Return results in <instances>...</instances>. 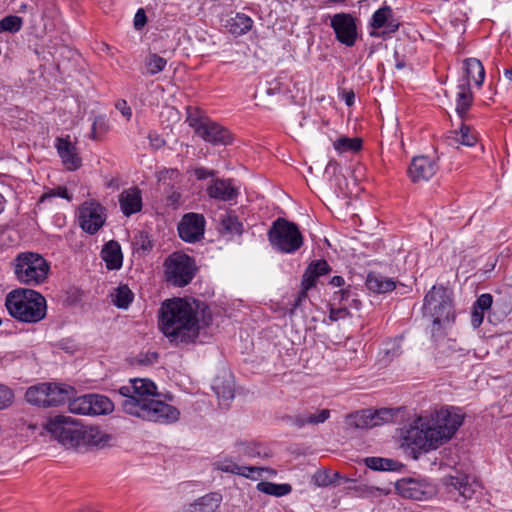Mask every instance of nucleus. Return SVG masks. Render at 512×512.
Returning a JSON list of instances; mask_svg holds the SVG:
<instances>
[{
    "label": "nucleus",
    "instance_id": "nucleus-1",
    "mask_svg": "<svg viewBox=\"0 0 512 512\" xmlns=\"http://www.w3.org/2000/svg\"><path fill=\"white\" fill-rule=\"evenodd\" d=\"M156 385L148 379H131L121 386L118 393L123 397L121 406L125 413L146 421L170 424L179 419V410L154 398Z\"/></svg>",
    "mask_w": 512,
    "mask_h": 512
},
{
    "label": "nucleus",
    "instance_id": "nucleus-2",
    "mask_svg": "<svg viewBox=\"0 0 512 512\" xmlns=\"http://www.w3.org/2000/svg\"><path fill=\"white\" fill-rule=\"evenodd\" d=\"M197 307L183 298L168 299L159 310L158 325L172 345L194 343L199 337L200 325Z\"/></svg>",
    "mask_w": 512,
    "mask_h": 512
},
{
    "label": "nucleus",
    "instance_id": "nucleus-3",
    "mask_svg": "<svg viewBox=\"0 0 512 512\" xmlns=\"http://www.w3.org/2000/svg\"><path fill=\"white\" fill-rule=\"evenodd\" d=\"M9 314L16 320L25 323H37L45 318L46 300L39 292L17 288L9 292L5 299Z\"/></svg>",
    "mask_w": 512,
    "mask_h": 512
},
{
    "label": "nucleus",
    "instance_id": "nucleus-4",
    "mask_svg": "<svg viewBox=\"0 0 512 512\" xmlns=\"http://www.w3.org/2000/svg\"><path fill=\"white\" fill-rule=\"evenodd\" d=\"M425 314L433 319L432 335L440 334V330L454 321L455 312L451 292L442 285H434L424 297Z\"/></svg>",
    "mask_w": 512,
    "mask_h": 512
},
{
    "label": "nucleus",
    "instance_id": "nucleus-5",
    "mask_svg": "<svg viewBox=\"0 0 512 512\" xmlns=\"http://www.w3.org/2000/svg\"><path fill=\"white\" fill-rule=\"evenodd\" d=\"M16 279L28 286L43 284L50 271V264L40 254L35 252H22L13 261Z\"/></svg>",
    "mask_w": 512,
    "mask_h": 512
},
{
    "label": "nucleus",
    "instance_id": "nucleus-6",
    "mask_svg": "<svg viewBox=\"0 0 512 512\" xmlns=\"http://www.w3.org/2000/svg\"><path fill=\"white\" fill-rule=\"evenodd\" d=\"M402 445L411 449L414 459H418L422 452L437 449L439 441L434 435L430 421L425 417H417L401 433Z\"/></svg>",
    "mask_w": 512,
    "mask_h": 512
},
{
    "label": "nucleus",
    "instance_id": "nucleus-7",
    "mask_svg": "<svg viewBox=\"0 0 512 512\" xmlns=\"http://www.w3.org/2000/svg\"><path fill=\"white\" fill-rule=\"evenodd\" d=\"M267 237L273 249L285 254L295 253L304 244V238L298 225L282 217L273 221L267 232Z\"/></svg>",
    "mask_w": 512,
    "mask_h": 512
},
{
    "label": "nucleus",
    "instance_id": "nucleus-8",
    "mask_svg": "<svg viewBox=\"0 0 512 512\" xmlns=\"http://www.w3.org/2000/svg\"><path fill=\"white\" fill-rule=\"evenodd\" d=\"M74 395L76 390L70 385L43 382L30 386L25 399L38 407H53L65 403Z\"/></svg>",
    "mask_w": 512,
    "mask_h": 512
},
{
    "label": "nucleus",
    "instance_id": "nucleus-9",
    "mask_svg": "<svg viewBox=\"0 0 512 512\" xmlns=\"http://www.w3.org/2000/svg\"><path fill=\"white\" fill-rule=\"evenodd\" d=\"M430 426L440 445L450 440L463 424L464 414L457 407H442L428 418Z\"/></svg>",
    "mask_w": 512,
    "mask_h": 512
},
{
    "label": "nucleus",
    "instance_id": "nucleus-10",
    "mask_svg": "<svg viewBox=\"0 0 512 512\" xmlns=\"http://www.w3.org/2000/svg\"><path fill=\"white\" fill-rule=\"evenodd\" d=\"M166 281L176 287L188 285L194 278L195 260L182 252H173L164 261Z\"/></svg>",
    "mask_w": 512,
    "mask_h": 512
},
{
    "label": "nucleus",
    "instance_id": "nucleus-11",
    "mask_svg": "<svg viewBox=\"0 0 512 512\" xmlns=\"http://www.w3.org/2000/svg\"><path fill=\"white\" fill-rule=\"evenodd\" d=\"M45 427L47 431L54 435L64 446L81 447L83 426L74 423L70 417L56 415L47 421Z\"/></svg>",
    "mask_w": 512,
    "mask_h": 512
},
{
    "label": "nucleus",
    "instance_id": "nucleus-12",
    "mask_svg": "<svg viewBox=\"0 0 512 512\" xmlns=\"http://www.w3.org/2000/svg\"><path fill=\"white\" fill-rule=\"evenodd\" d=\"M330 26L336 40L346 47H353L358 39L357 18L345 12L330 17Z\"/></svg>",
    "mask_w": 512,
    "mask_h": 512
},
{
    "label": "nucleus",
    "instance_id": "nucleus-13",
    "mask_svg": "<svg viewBox=\"0 0 512 512\" xmlns=\"http://www.w3.org/2000/svg\"><path fill=\"white\" fill-rule=\"evenodd\" d=\"M392 417V410L388 408L379 410L365 409L347 415L345 423L349 428L368 429L387 423Z\"/></svg>",
    "mask_w": 512,
    "mask_h": 512
},
{
    "label": "nucleus",
    "instance_id": "nucleus-14",
    "mask_svg": "<svg viewBox=\"0 0 512 512\" xmlns=\"http://www.w3.org/2000/svg\"><path fill=\"white\" fill-rule=\"evenodd\" d=\"M105 221V209L96 201H86L78 209L79 226L91 235L97 233Z\"/></svg>",
    "mask_w": 512,
    "mask_h": 512
},
{
    "label": "nucleus",
    "instance_id": "nucleus-15",
    "mask_svg": "<svg viewBox=\"0 0 512 512\" xmlns=\"http://www.w3.org/2000/svg\"><path fill=\"white\" fill-rule=\"evenodd\" d=\"M190 125L195 127V131L200 137L211 144L228 145L232 142L230 131L216 122L190 119Z\"/></svg>",
    "mask_w": 512,
    "mask_h": 512
},
{
    "label": "nucleus",
    "instance_id": "nucleus-16",
    "mask_svg": "<svg viewBox=\"0 0 512 512\" xmlns=\"http://www.w3.org/2000/svg\"><path fill=\"white\" fill-rule=\"evenodd\" d=\"M369 25L373 29L383 28L381 32H371V36L386 39L399 29L401 23L398 18L394 17L392 8L384 5L373 13Z\"/></svg>",
    "mask_w": 512,
    "mask_h": 512
},
{
    "label": "nucleus",
    "instance_id": "nucleus-17",
    "mask_svg": "<svg viewBox=\"0 0 512 512\" xmlns=\"http://www.w3.org/2000/svg\"><path fill=\"white\" fill-rule=\"evenodd\" d=\"M205 218L202 214L187 213L178 224L179 237L187 243H195L203 238L205 231Z\"/></svg>",
    "mask_w": 512,
    "mask_h": 512
},
{
    "label": "nucleus",
    "instance_id": "nucleus-18",
    "mask_svg": "<svg viewBox=\"0 0 512 512\" xmlns=\"http://www.w3.org/2000/svg\"><path fill=\"white\" fill-rule=\"evenodd\" d=\"M397 492L404 498L423 500L432 495L433 489L427 483L413 478H402L395 483Z\"/></svg>",
    "mask_w": 512,
    "mask_h": 512
},
{
    "label": "nucleus",
    "instance_id": "nucleus-19",
    "mask_svg": "<svg viewBox=\"0 0 512 512\" xmlns=\"http://www.w3.org/2000/svg\"><path fill=\"white\" fill-rule=\"evenodd\" d=\"M438 170V164L435 159L428 156H416L412 159L408 168V175L412 182L428 181Z\"/></svg>",
    "mask_w": 512,
    "mask_h": 512
},
{
    "label": "nucleus",
    "instance_id": "nucleus-20",
    "mask_svg": "<svg viewBox=\"0 0 512 512\" xmlns=\"http://www.w3.org/2000/svg\"><path fill=\"white\" fill-rule=\"evenodd\" d=\"M210 198L217 201L230 202L239 195V189L234 185L233 179H213L206 189Z\"/></svg>",
    "mask_w": 512,
    "mask_h": 512
},
{
    "label": "nucleus",
    "instance_id": "nucleus-21",
    "mask_svg": "<svg viewBox=\"0 0 512 512\" xmlns=\"http://www.w3.org/2000/svg\"><path fill=\"white\" fill-rule=\"evenodd\" d=\"M55 147L57 149L59 157L61 158L63 165L67 170L75 171L81 167V157L77 152V148L75 147V145L71 143L68 137H58L56 139Z\"/></svg>",
    "mask_w": 512,
    "mask_h": 512
},
{
    "label": "nucleus",
    "instance_id": "nucleus-22",
    "mask_svg": "<svg viewBox=\"0 0 512 512\" xmlns=\"http://www.w3.org/2000/svg\"><path fill=\"white\" fill-rule=\"evenodd\" d=\"M443 481L449 493L457 494L464 500L470 499L475 492L472 485L469 483V477L465 474L457 473L456 475H449L446 476Z\"/></svg>",
    "mask_w": 512,
    "mask_h": 512
},
{
    "label": "nucleus",
    "instance_id": "nucleus-23",
    "mask_svg": "<svg viewBox=\"0 0 512 512\" xmlns=\"http://www.w3.org/2000/svg\"><path fill=\"white\" fill-rule=\"evenodd\" d=\"M216 466L217 469L222 472L243 476L252 480H256L261 477L262 471L265 470L260 467L239 465L230 458H225L224 460L217 462Z\"/></svg>",
    "mask_w": 512,
    "mask_h": 512
},
{
    "label": "nucleus",
    "instance_id": "nucleus-24",
    "mask_svg": "<svg viewBox=\"0 0 512 512\" xmlns=\"http://www.w3.org/2000/svg\"><path fill=\"white\" fill-rule=\"evenodd\" d=\"M222 502V495L210 492L183 507L182 512H215Z\"/></svg>",
    "mask_w": 512,
    "mask_h": 512
},
{
    "label": "nucleus",
    "instance_id": "nucleus-25",
    "mask_svg": "<svg viewBox=\"0 0 512 512\" xmlns=\"http://www.w3.org/2000/svg\"><path fill=\"white\" fill-rule=\"evenodd\" d=\"M121 211L125 216H131L142 209L141 191L137 187L124 190L119 196Z\"/></svg>",
    "mask_w": 512,
    "mask_h": 512
},
{
    "label": "nucleus",
    "instance_id": "nucleus-26",
    "mask_svg": "<svg viewBox=\"0 0 512 512\" xmlns=\"http://www.w3.org/2000/svg\"><path fill=\"white\" fill-rule=\"evenodd\" d=\"M101 257L108 270H118L122 267L123 255L121 246L115 240H111L103 246Z\"/></svg>",
    "mask_w": 512,
    "mask_h": 512
},
{
    "label": "nucleus",
    "instance_id": "nucleus-27",
    "mask_svg": "<svg viewBox=\"0 0 512 512\" xmlns=\"http://www.w3.org/2000/svg\"><path fill=\"white\" fill-rule=\"evenodd\" d=\"M330 417L329 409L316 410L315 412L305 411L296 416L289 417L292 425L303 428L306 425H318L324 423Z\"/></svg>",
    "mask_w": 512,
    "mask_h": 512
},
{
    "label": "nucleus",
    "instance_id": "nucleus-28",
    "mask_svg": "<svg viewBox=\"0 0 512 512\" xmlns=\"http://www.w3.org/2000/svg\"><path fill=\"white\" fill-rule=\"evenodd\" d=\"M225 28L234 36H242L253 27V20L244 13H236L225 22Z\"/></svg>",
    "mask_w": 512,
    "mask_h": 512
},
{
    "label": "nucleus",
    "instance_id": "nucleus-29",
    "mask_svg": "<svg viewBox=\"0 0 512 512\" xmlns=\"http://www.w3.org/2000/svg\"><path fill=\"white\" fill-rule=\"evenodd\" d=\"M366 287L374 293H387L396 287L392 278L385 277L379 273L371 272L366 278Z\"/></svg>",
    "mask_w": 512,
    "mask_h": 512
},
{
    "label": "nucleus",
    "instance_id": "nucleus-30",
    "mask_svg": "<svg viewBox=\"0 0 512 512\" xmlns=\"http://www.w3.org/2000/svg\"><path fill=\"white\" fill-rule=\"evenodd\" d=\"M465 79L462 82L474 81L477 86H481L485 78V70L480 60L477 58H467L463 62Z\"/></svg>",
    "mask_w": 512,
    "mask_h": 512
},
{
    "label": "nucleus",
    "instance_id": "nucleus-31",
    "mask_svg": "<svg viewBox=\"0 0 512 512\" xmlns=\"http://www.w3.org/2000/svg\"><path fill=\"white\" fill-rule=\"evenodd\" d=\"M473 102V94L468 81L461 82L458 85L456 98V112L461 119H464Z\"/></svg>",
    "mask_w": 512,
    "mask_h": 512
},
{
    "label": "nucleus",
    "instance_id": "nucleus-32",
    "mask_svg": "<svg viewBox=\"0 0 512 512\" xmlns=\"http://www.w3.org/2000/svg\"><path fill=\"white\" fill-rule=\"evenodd\" d=\"M212 389L214 390L217 397L223 401H230L235 396L234 381L231 379V377H216L213 381Z\"/></svg>",
    "mask_w": 512,
    "mask_h": 512
},
{
    "label": "nucleus",
    "instance_id": "nucleus-33",
    "mask_svg": "<svg viewBox=\"0 0 512 512\" xmlns=\"http://www.w3.org/2000/svg\"><path fill=\"white\" fill-rule=\"evenodd\" d=\"M108 437L98 427H83L81 446H104Z\"/></svg>",
    "mask_w": 512,
    "mask_h": 512
},
{
    "label": "nucleus",
    "instance_id": "nucleus-34",
    "mask_svg": "<svg viewBox=\"0 0 512 512\" xmlns=\"http://www.w3.org/2000/svg\"><path fill=\"white\" fill-rule=\"evenodd\" d=\"M234 446V453L239 458L268 457L267 453H262V446L258 443L237 441Z\"/></svg>",
    "mask_w": 512,
    "mask_h": 512
},
{
    "label": "nucleus",
    "instance_id": "nucleus-35",
    "mask_svg": "<svg viewBox=\"0 0 512 512\" xmlns=\"http://www.w3.org/2000/svg\"><path fill=\"white\" fill-rule=\"evenodd\" d=\"M365 465L375 471H398L403 465L396 460L382 457H367Z\"/></svg>",
    "mask_w": 512,
    "mask_h": 512
},
{
    "label": "nucleus",
    "instance_id": "nucleus-36",
    "mask_svg": "<svg viewBox=\"0 0 512 512\" xmlns=\"http://www.w3.org/2000/svg\"><path fill=\"white\" fill-rule=\"evenodd\" d=\"M91 400V415H105L113 411V402L104 395L89 394Z\"/></svg>",
    "mask_w": 512,
    "mask_h": 512
},
{
    "label": "nucleus",
    "instance_id": "nucleus-37",
    "mask_svg": "<svg viewBox=\"0 0 512 512\" xmlns=\"http://www.w3.org/2000/svg\"><path fill=\"white\" fill-rule=\"evenodd\" d=\"M68 409L73 414L91 415V400L89 394L79 397H71L69 400Z\"/></svg>",
    "mask_w": 512,
    "mask_h": 512
},
{
    "label": "nucleus",
    "instance_id": "nucleus-38",
    "mask_svg": "<svg viewBox=\"0 0 512 512\" xmlns=\"http://www.w3.org/2000/svg\"><path fill=\"white\" fill-rule=\"evenodd\" d=\"M257 489L258 491L267 495L281 497L289 494L292 490V487L289 484H276L262 481L257 484Z\"/></svg>",
    "mask_w": 512,
    "mask_h": 512
},
{
    "label": "nucleus",
    "instance_id": "nucleus-39",
    "mask_svg": "<svg viewBox=\"0 0 512 512\" xmlns=\"http://www.w3.org/2000/svg\"><path fill=\"white\" fill-rule=\"evenodd\" d=\"M113 304L120 309H127L134 295L127 285H121L115 290Z\"/></svg>",
    "mask_w": 512,
    "mask_h": 512
},
{
    "label": "nucleus",
    "instance_id": "nucleus-40",
    "mask_svg": "<svg viewBox=\"0 0 512 512\" xmlns=\"http://www.w3.org/2000/svg\"><path fill=\"white\" fill-rule=\"evenodd\" d=\"M334 148L340 153L344 152H358L362 148V140L360 138H347L342 137L334 142Z\"/></svg>",
    "mask_w": 512,
    "mask_h": 512
},
{
    "label": "nucleus",
    "instance_id": "nucleus-41",
    "mask_svg": "<svg viewBox=\"0 0 512 512\" xmlns=\"http://www.w3.org/2000/svg\"><path fill=\"white\" fill-rule=\"evenodd\" d=\"M23 19L16 15H8L0 20V33H17L22 29Z\"/></svg>",
    "mask_w": 512,
    "mask_h": 512
},
{
    "label": "nucleus",
    "instance_id": "nucleus-42",
    "mask_svg": "<svg viewBox=\"0 0 512 512\" xmlns=\"http://www.w3.org/2000/svg\"><path fill=\"white\" fill-rule=\"evenodd\" d=\"M221 226L227 233L233 235H241L243 232V224L234 214H227L221 219Z\"/></svg>",
    "mask_w": 512,
    "mask_h": 512
},
{
    "label": "nucleus",
    "instance_id": "nucleus-43",
    "mask_svg": "<svg viewBox=\"0 0 512 512\" xmlns=\"http://www.w3.org/2000/svg\"><path fill=\"white\" fill-rule=\"evenodd\" d=\"M455 137L453 138L456 142L461 143L462 145L471 147L474 146L478 139L475 133L472 132V129L462 124L459 131H455Z\"/></svg>",
    "mask_w": 512,
    "mask_h": 512
},
{
    "label": "nucleus",
    "instance_id": "nucleus-44",
    "mask_svg": "<svg viewBox=\"0 0 512 512\" xmlns=\"http://www.w3.org/2000/svg\"><path fill=\"white\" fill-rule=\"evenodd\" d=\"M145 65L149 75H156L165 69L167 60L158 54L153 53L146 58Z\"/></svg>",
    "mask_w": 512,
    "mask_h": 512
},
{
    "label": "nucleus",
    "instance_id": "nucleus-45",
    "mask_svg": "<svg viewBox=\"0 0 512 512\" xmlns=\"http://www.w3.org/2000/svg\"><path fill=\"white\" fill-rule=\"evenodd\" d=\"M109 130L108 122L105 116H96L93 120L91 127L90 138L92 140H98L100 137Z\"/></svg>",
    "mask_w": 512,
    "mask_h": 512
},
{
    "label": "nucleus",
    "instance_id": "nucleus-46",
    "mask_svg": "<svg viewBox=\"0 0 512 512\" xmlns=\"http://www.w3.org/2000/svg\"><path fill=\"white\" fill-rule=\"evenodd\" d=\"M14 393L9 387L0 384V410L9 407L13 403Z\"/></svg>",
    "mask_w": 512,
    "mask_h": 512
},
{
    "label": "nucleus",
    "instance_id": "nucleus-47",
    "mask_svg": "<svg viewBox=\"0 0 512 512\" xmlns=\"http://www.w3.org/2000/svg\"><path fill=\"white\" fill-rule=\"evenodd\" d=\"M313 481L316 486L326 487L333 484L329 470H318L313 475Z\"/></svg>",
    "mask_w": 512,
    "mask_h": 512
},
{
    "label": "nucleus",
    "instance_id": "nucleus-48",
    "mask_svg": "<svg viewBox=\"0 0 512 512\" xmlns=\"http://www.w3.org/2000/svg\"><path fill=\"white\" fill-rule=\"evenodd\" d=\"M318 278L319 277H317V274H315V272L312 271V267L308 265L303 274L301 285L305 289H311L316 285Z\"/></svg>",
    "mask_w": 512,
    "mask_h": 512
},
{
    "label": "nucleus",
    "instance_id": "nucleus-49",
    "mask_svg": "<svg viewBox=\"0 0 512 512\" xmlns=\"http://www.w3.org/2000/svg\"><path fill=\"white\" fill-rule=\"evenodd\" d=\"M309 266L312 267V271H314L315 274H317V277L325 275V274L329 273L331 270L330 265L324 259L312 261L309 264Z\"/></svg>",
    "mask_w": 512,
    "mask_h": 512
},
{
    "label": "nucleus",
    "instance_id": "nucleus-50",
    "mask_svg": "<svg viewBox=\"0 0 512 512\" xmlns=\"http://www.w3.org/2000/svg\"><path fill=\"white\" fill-rule=\"evenodd\" d=\"M492 303H493L492 295L489 293H484L477 298V300L473 306L476 307V309L486 311L492 306Z\"/></svg>",
    "mask_w": 512,
    "mask_h": 512
},
{
    "label": "nucleus",
    "instance_id": "nucleus-51",
    "mask_svg": "<svg viewBox=\"0 0 512 512\" xmlns=\"http://www.w3.org/2000/svg\"><path fill=\"white\" fill-rule=\"evenodd\" d=\"M179 171L174 168L163 169L158 172L157 178L158 182L166 184V180H175L179 177Z\"/></svg>",
    "mask_w": 512,
    "mask_h": 512
},
{
    "label": "nucleus",
    "instance_id": "nucleus-52",
    "mask_svg": "<svg viewBox=\"0 0 512 512\" xmlns=\"http://www.w3.org/2000/svg\"><path fill=\"white\" fill-rule=\"evenodd\" d=\"M158 358L159 354L157 352L148 351L146 353H141L137 360L139 364L149 366L155 364L158 361Z\"/></svg>",
    "mask_w": 512,
    "mask_h": 512
},
{
    "label": "nucleus",
    "instance_id": "nucleus-53",
    "mask_svg": "<svg viewBox=\"0 0 512 512\" xmlns=\"http://www.w3.org/2000/svg\"><path fill=\"white\" fill-rule=\"evenodd\" d=\"M484 311L472 307L471 311V325L473 328H478L483 323Z\"/></svg>",
    "mask_w": 512,
    "mask_h": 512
},
{
    "label": "nucleus",
    "instance_id": "nucleus-54",
    "mask_svg": "<svg viewBox=\"0 0 512 512\" xmlns=\"http://www.w3.org/2000/svg\"><path fill=\"white\" fill-rule=\"evenodd\" d=\"M216 172L214 170H209L205 167H197L194 170V175L197 178V180H204L209 177H214Z\"/></svg>",
    "mask_w": 512,
    "mask_h": 512
},
{
    "label": "nucleus",
    "instance_id": "nucleus-55",
    "mask_svg": "<svg viewBox=\"0 0 512 512\" xmlns=\"http://www.w3.org/2000/svg\"><path fill=\"white\" fill-rule=\"evenodd\" d=\"M147 22V17L144 12V10L141 8L137 10L135 16H134V27L135 29L139 30L145 26Z\"/></svg>",
    "mask_w": 512,
    "mask_h": 512
},
{
    "label": "nucleus",
    "instance_id": "nucleus-56",
    "mask_svg": "<svg viewBox=\"0 0 512 512\" xmlns=\"http://www.w3.org/2000/svg\"><path fill=\"white\" fill-rule=\"evenodd\" d=\"M115 106L127 120L131 118L132 110L125 100L117 101Z\"/></svg>",
    "mask_w": 512,
    "mask_h": 512
},
{
    "label": "nucleus",
    "instance_id": "nucleus-57",
    "mask_svg": "<svg viewBox=\"0 0 512 512\" xmlns=\"http://www.w3.org/2000/svg\"><path fill=\"white\" fill-rule=\"evenodd\" d=\"M330 477H331V480H333V484L332 485H340V484H346L348 482H353L354 480L352 479H349L345 476H342L339 472L337 471H330Z\"/></svg>",
    "mask_w": 512,
    "mask_h": 512
},
{
    "label": "nucleus",
    "instance_id": "nucleus-58",
    "mask_svg": "<svg viewBox=\"0 0 512 512\" xmlns=\"http://www.w3.org/2000/svg\"><path fill=\"white\" fill-rule=\"evenodd\" d=\"M151 147L154 149H160L164 146L165 141L157 133H150L148 136Z\"/></svg>",
    "mask_w": 512,
    "mask_h": 512
},
{
    "label": "nucleus",
    "instance_id": "nucleus-59",
    "mask_svg": "<svg viewBox=\"0 0 512 512\" xmlns=\"http://www.w3.org/2000/svg\"><path fill=\"white\" fill-rule=\"evenodd\" d=\"M308 290L309 289H305L304 287H302L301 291L298 293L297 297L294 299V302L292 304L291 313H293V311L301 305L302 301L308 297V295H307Z\"/></svg>",
    "mask_w": 512,
    "mask_h": 512
},
{
    "label": "nucleus",
    "instance_id": "nucleus-60",
    "mask_svg": "<svg viewBox=\"0 0 512 512\" xmlns=\"http://www.w3.org/2000/svg\"><path fill=\"white\" fill-rule=\"evenodd\" d=\"M347 310L346 309H331L330 311V315H329V318L332 320V321H337L339 320L340 318H343L345 317V315L347 314Z\"/></svg>",
    "mask_w": 512,
    "mask_h": 512
},
{
    "label": "nucleus",
    "instance_id": "nucleus-61",
    "mask_svg": "<svg viewBox=\"0 0 512 512\" xmlns=\"http://www.w3.org/2000/svg\"><path fill=\"white\" fill-rule=\"evenodd\" d=\"M153 247V244L152 242L149 240L148 236L145 235V236H141V244H140V248L143 250V251H150Z\"/></svg>",
    "mask_w": 512,
    "mask_h": 512
},
{
    "label": "nucleus",
    "instance_id": "nucleus-62",
    "mask_svg": "<svg viewBox=\"0 0 512 512\" xmlns=\"http://www.w3.org/2000/svg\"><path fill=\"white\" fill-rule=\"evenodd\" d=\"M343 99L348 106H352L355 100V94L352 90L346 91L343 94Z\"/></svg>",
    "mask_w": 512,
    "mask_h": 512
},
{
    "label": "nucleus",
    "instance_id": "nucleus-63",
    "mask_svg": "<svg viewBox=\"0 0 512 512\" xmlns=\"http://www.w3.org/2000/svg\"><path fill=\"white\" fill-rule=\"evenodd\" d=\"M344 283L345 281L342 276H334L330 281V284L335 287H341L344 285Z\"/></svg>",
    "mask_w": 512,
    "mask_h": 512
},
{
    "label": "nucleus",
    "instance_id": "nucleus-64",
    "mask_svg": "<svg viewBox=\"0 0 512 512\" xmlns=\"http://www.w3.org/2000/svg\"><path fill=\"white\" fill-rule=\"evenodd\" d=\"M57 194H58V196H60V197H62L64 199H68V200L70 199V195L68 193V190L66 188H64V187H59Z\"/></svg>",
    "mask_w": 512,
    "mask_h": 512
}]
</instances>
